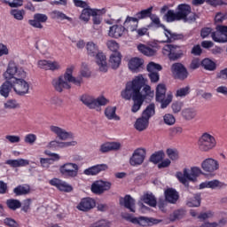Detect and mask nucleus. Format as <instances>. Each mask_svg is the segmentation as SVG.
<instances>
[{
    "label": "nucleus",
    "instance_id": "obj_1",
    "mask_svg": "<svg viewBox=\"0 0 227 227\" xmlns=\"http://www.w3.org/2000/svg\"><path fill=\"white\" fill-rule=\"evenodd\" d=\"M74 70H75V65H69L62 75L52 80L51 84L56 91L62 93L64 90H70L72 84L81 86V84L84 82L82 77H91V71H90V67L86 62L82 63L80 74L78 76H74Z\"/></svg>",
    "mask_w": 227,
    "mask_h": 227
},
{
    "label": "nucleus",
    "instance_id": "obj_2",
    "mask_svg": "<svg viewBox=\"0 0 227 227\" xmlns=\"http://www.w3.org/2000/svg\"><path fill=\"white\" fill-rule=\"evenodd\" d=\"M26 75V71L13 61L9 62L7 70L4 73V79L12 81L15 93L20 97L29 93V83L24 80Z\"/></svg>",
    "mask_w": 227,
    "mask_h": 227
},
{
    "label": "nucleus",
    "instance_id": "obj_3",
    "mask_svg": "<svg viewBox=\"0 0 227 227\" xmlns=\"http://www.w3.org/2000/svg\"><path fill=\"white\" fill-rule=\"evenodd\" d=\"M145 84H146V79L141 74L137 75L132 82H129L126 84L125 90L121 92V97L124 100H130V98L136 100V98L145 97V95L141 94V89Z\"/></svg>",
    "mask_w": 227,
    "mask_h": 227
},
{
    "label": "nucleus",
    "instance_id": "obj_4",
    "mask_svg": "<svg viewBox=\"0 0 227 227\" xmlns=\"http://www.w3.org/2000/svg\"><path fill=\"white\" fill-rule=\"evenodd\" d=\"M203 175V171L200 167H192L189 168H184L183 173L177 172L176 176L184 184V185H189V182H198V176Z\"/></svg>",
    "mask_w": 227,
    "mask_h": 227
},
{
    "label": "nucleus",
    "instance_id": "obj_5",
    "mask_svg": "<svg viewBox=\"0 0 227 227\" xmlns=\"http://www.w3.org/2000/svg\"><path fill=\"white\" fill-rule=\"evenodd\" d=\"M155 114V104H150L143 111L142 116L137 119L134 127L136 130L138 132H143V130H146L148 129V125H150V118Z\"/></svg>",
    "mask_w": 227,
    "mask_h": 227
},
{
    "label": "nucleus",
    "instance_id": "obj_6",
    "mask_svg": "<svg viewBox=\"0 0 227 227\" xmlns=\"http://www.w3.org/2000/svg\"><path fill=\"white\" fill-rule=\"evenodd\" d=\"M166 85L164 83H160L156 87L155 100L160 104V109H166L173 102V93H166Z\"/></svg>",
    "mask_w": 227,
    "mask_h": 227
},
{
    "label": "nucleus",
    "instance_id": "obj_7",
    "mask_svg": "<svg viewBox=\"0 0 227 227\" xmlns=\"http://www.w3.org/2000/svg\"><path fill=\"white\" fill-rule=\"evenodd\" d=\"M216 145L215 137L209 133H203L198 141V147L200 152H210Z\"/></svg>",
    "mask_w": 227,
    "mask_h": 227
},
{
    "label": "nucleus",
    "instance_id": "obj_8",
    "mask_svg": "<svg viewBox=\"0 0 227 227\" xmlns=\"http://www.w3.org/2000/svg\"><path fill=\"white\" fill-rule=\"evenodd\" d=\"M176 12L179 20L189 23L196 21V13L192 12L191 5L181 4L177 6Z\"/></svg>",
    "mask_w": 227,
    "mask_h": 227
},
{
    "label": "nucleus",
    "instance_id": "obj_9",
    "mask_svg": "<svg viewBox=\"0 0 227 227\" xmlns=\"http://www.w3.org/2000/svg\"><path fill=\"white\" fill-rule=\"evenodd\" d=\"M150 19L153 24H154L157 27H163L165 35V40L161 41L163 43H169L171 42H175V40H180L179 35L171 32V30H168L166 27L160 24V19H159V16L151 14Z\"/></svg>",
    "mask_w": 227,
    "mask_h": 227
},
{
    "label": "nucleus",
    "instance_id": "obj_10",
    "mask_svg": "<svg viewBox=\"0 0 227 227\" xmlns=\"http://www.w3.org/2000/svg\"><path fill=\"white\" fill-rule=\"evenodd\" d=\"M162 54L167 56L170 61H176V59H180L184 56V51L176 44H166L162 48Z\"/></svg>",
    "mask_w": 227,
    "mask_h": 227
},
{
    "label": "nucleus",
    "instance_id": "obj_11",
    "mask_svg": "<svg viewBox=\"0 0 227 227\" xmlns=\"http://www.w3.org/2000/svg\"><path fill=\"white\" fill-rule=\"evenodd\" d=\"M59 173L66 178H75L79 175V165L72 162L64 163L59 167Z\"/></svg>",
    "mask_w": 227,
    "mask_h": 227
},
{
    "label": "nucleus",
    "instance_id": "obj_12",
    "mask_svg": "<svg viewBox=\"0 0 227 227\" xmlns=\"http://www.w3.org/2000/svg\"><path fill=\"white\" fill-rule=\"evenodd\" d=\"M216 31L211 33V38L217 43H227V26L218 25Z\"/></svg>",
    "mask_w": 227,
    "mask_h": 227
},
{
    "label": "nucleus",
    "instance_id": "obj_13",
    "mask_svg": "<svg viewBox=\"0 0 227 227\" xmlns=\"http://www.w3.org/2000/svg\"><path fill=\"white\" fill-rule=\"evenodd\" d=\"M50 130L52 134H55L60 141H67V139H74V137H75L72 131H67L59 126L51 125Z\"/></svg>",
    "mask_w": 227,
    "mask_h": 227
},
{
    "label": "nucleus",
    "instance_id": "obj_14",
    "mask_svg": "<svg viewBox=\"0 0 227 227\" xmlns=\"http://www.w3.org/2000/svg\"><path fill=\"white\" fill-rule=\"evenodd\" d=\"M129 222L133 224H138L139 226H153V224H159V223H162V220L140 216V217H129Z\"/></svg>",
    "mask_w": 227,
    "mask_h": 227
},
{
    "label": "nucleus",
    "instance_id": "obj_15",
    "mask_svg": "<svg viewBox=\"0 0 227 227\" xmlns=\"http://www.w3.org/2000/svg\"><path fill=\"white\" fill-rule=\"evenodd\" d=\"M146 159V150L138 148L134 151L132 156L129 158L130 166H141Z\"/></svg>",
    "mask_w": 227,
    "mask_h": 227
},
{
    "label": "nucleus",
    "instance_id": "obj_16",
    "mask_svg": "<svg viewBox=\"0 0 227 227\" xmlns=\"http://www.w3.org/2000/svg\"><path fill=\"white\" fill-rule=\"evenodd\" d=\"M201 168L206 173H215L219 169V161L213 158H207L201 162Z\"/></svg>",
    "mask_w": 227,
    "mask_h": 227
},
{
    "label": "nucleus",
    "instance_id": "obj_17",
    "mask_svg": "<svg viewBox=\"0 0 227 227\" xmlns=\"http://www.w3.org/2000/svg\"><path fill=\"white\" fill-rule=\"evenodd\" d=\"M171 72L176 79H180L181 81L187 79L189 75L187 69L181 63L173 64L171 67Z\"/></svg>",
    "mask_w": 227,
    "mask_h": 227
},
{
    "label": "nucleus",
    "instance_id": "obj_18",
    "mask_svg": "<svg viewBox=\"0 0 227 227\" xmlns=\"http://www.w3.org/2000/svg\"><path fill=\"white\" fill-rule=\"evenodd\" d=\"M49 184L53 185V187H57V189L62 192H72V191H74L72 185L59 178H53L50 180Z\"/></svg>",
    "mask_w": 227,
    "mask_h": 227
},
{
    "label": "nucleus",
    "instance_id": "obj_19",
    "mask_svg": "<svg viewBox=\"0 0 227 227\" xmlns=\"http://www.w3.org/2000/svg\"><path fill=\"white\" fill-rule=\"evenodd\" d=\"M96 205L97 203L95 202V200H93L92 198H84L82 199L80 203L77 205L76 208L81 212H88L91 210V208H95Z\"/></svg>",
    "mask_w": 227,
    "mask_h": 227
},
{
    "label": "nucleus",
    "instance_id": "obj_20",
    "mask_svg": "<svg viewBox=\"0 0 227 227\" xmlns=\"http://www.w3.org/2000/svg\"><path fill=\"white\" fill-rule=\"evenodd\" d=\"M226 187V184L217 180L214 179L211 181H205L201 183L199 186L200 189H224Z\"/></svg>",
    "mask_w": 227,
    "mask_h": 227
},
{
    "label": "nucleus",
    "instance_id": "obj_21",
    "mask_svg": "<svg viewBox=\"0 0 227 227\" xmlns=\"http://www.w3.org/2000/svg\"><path fill=\"white\" fill-rule=\"evenodd\" d=\"M106 170H107L106 164H98L84 169L83 175H86L87 176H95L96 175H98V173H101V171Z\"/></svg>",
    "mask_w": 227,
    "mask_h": 227
},
{
    "label": "nucleus",
    "instance_id": "obj_22",
    "mask_svg": "<svg viewBox=\"0 0 227 227\" xmlns=\"http://www.w3.org/2000/svg\"><path fill=\"white\" fill-rule=\"evenodd\" d=\"M125 34V27L121 25H114L110 27L108 35L111 38H121Z\"/></svg>",
    "mask_w": 227,
    "mask_h": 227
},
{
    "label": "nucleus",
    "instance_id": "obj_23",
    "mask_svg": "<svg viewBox=\"0 0 227 227\" xmlns=\"http://www.w3.org/2000/svg\"><path fill=\"white\" fill-rule=\"evenodd\" d=\"M120 204L123 205L125 208L130 212H136V200L130 195H126L124 198L120 199Z\"/></svg>",
    "mask_w": 227,
    "mask_h": 227
},
{
    "label": "nucleus",
    "instance_id": "obj_24",
    "mask_svg": "<svg viewBox=\"0 0 227 227\" xmlns=\"http://www.w3.org/2000/svg\"><path fill=\"white\" fill-rule=\"evenodd\" d=\"M100 12L97 9H91V7H87L86 9H82V13L80 15V20L83 22H90V17H95L97 12Z\"/></svg>",
    "mask_w": 227,
    "mask_h": 227
},
{
    "label": "nucleus",
    "instance_id": "obj_25",
    "mask_svg": "<svg viewBox=\"0 0 227 227\" xmlns=\"http://www.w3.org/2000/svg\"><path fill=\"white\" fill-rule=\"evenodd\" d=\"M144 63L145 61L142 59L137 57L133 58L129 61V68L131 70V72L137 74V72L141 70Z\"/></svg>",
    "mask_w": 227,
    "mask_h": 227
},
{
    "label": "nucleus",
    "instance_id": "obj_26",
    "mask_svg": "<svg viewBox=\"0 0 227 227\" xmlns=\"http://www.w3.org/2000/svg\"><path fill=\"white\" fill-rule=\"evenodd\" d=\"M139 24V20L137 18L128 16L124 21L125 27L131 33L136 32L137 29V25Z\"/></svg>",
    "mask_w": 227,
    "mask_h": 227
},
{
    "label": "nucleus",
    "instance_id": "obj_27",
    "mask_svg": "<svg viewBox=\"0 0 227 227\" xmlns=\"http://www.w3.org/2000/svg\"><path fill=\"white\" fill-rule=\"evenodd\" d=\"M96 63L99 67L100 72H107V59L102 52H98L96 55Z\"/></svg>",
    "mask_w": 227,
    "mask_h": 227
},
{
    "label": "nucleus",
    "instance_id": "obj_28",
    "mask_svg": "<svg viewBox=\"0 0 227 227\" xmlns=\"http://www.w3.org/2000/svg\"><path fill=\"white\" fill-rule=\"evenodd\" d=\"M178 192L173 188H168L165 191V200L168 201V203L175 204L178 201Z\"/></svg>",
    "mask_w": 227,
    "mask_h": 227
},
{
    "label": "nucleus",
    "instance_id": "obj_29",
    "mask_svg": "<svg viewBox=\"0 0 227 227\" xmlns=\"http://www.w3.org/2000/svg\"><path fill=\"white\" fill-rule=\"evenodd\" d=\"M121 63V53L114 52L110 56L109 65L112 67V68L116 69L120 67Z\"/></svg>",
    "mask_w": 227,
    "mask_h": 227
},
{
    "label": "nucleus",
    "instance_id": "obj_30",
    "mask_svg": "<svg viewBox=\"0 0 227 227\" xmlns=\"http://www.w3.org/2000/svg\"><path fill=\"white\" fill-rule=\"evenodd\" d=\"M105 116L107 120H114L115 121H120V116L116 114V106H107L105 109Z\"/></svg>",
    "mask_w": 227,
    "mask_h": 227
},
{
    "label": "nucleus",
    "instance_id": "obj_31",
    "mask_svg": "<svg viewBox=\"0 0 227 227\" xmlns=\"http://www.w3.org/2000/svg\"><path fill=\"white\" fill-rule=\"evenodd\" d=\"M12 88L13 83L7 80L0 87V95L2 97H4V98H8V97L10 96V91H12Z\"/></svg>",
    "mask_w": 227,
    "mask_h": 227
},
{
    "label": "nucleus",
    "instance_id": "obj_32",
    "mask_svg": "<svg viewBox=\"0 0 227 227\" xmlns=\"http://www.w3.org/2000/svg\"><path fill=\"white\" fill-rule=\"evenodd\" d=\"M50 15L54 20H68V22H72V18L67 16V14L59 10L52 11L50 12Z\"/></svg>",
    "mask_w": 227,
    "mask_h": 227
},
{
    "label": "nucleus",
    "instance_id": "obj_33",
    "mask_svg": "<svg viewBox=\"0 0 227 227\" xmlns=\"http://www.w3.org/2000/svg\"><path fill=\"white\" fill-rule=\"evenodd\" d=\"M137 50L139 51V52H141V54H144V56L152 57V56H155V54H157V50H155L152 47H148L145 44H139L137 46Z\"/></svg>",
    "mask_w": 227,
    "mask_h": 227
},
{
    "label": "nucleus",
    "instance_id": "obj_34",
    "mask_svg": "<svg viewBox=\"0 0 227 227\" xmlns=\"http://www.w3.org/2000/svg\"><path fill=\"white\" fill-rule=\"evenodd\" d=\"M81 102L84 104L89 109H95V98L90 95H82L80 98Z\"/></svg>",
    "mask_w": 227,
    "mask_h": 227
},
{
    "label": "nucleus",
    "instance_id": "obj_35",
    "mask_svg": "<svg viewBox=\"0 0 227 227\" xmlns=\"http://www.w3.org/2000/svg\"><path fill=\"white\" fill-rule=\"evenodd\" d=\"M142 201H144V203L146 205H149V207H157V199L153 193L144 194L142 197Z\"/></svg>",
    "mask_w": 227,
    "mask_h": 227
},
{
    "label": "nucleus",
    "instance_id": "obj_36",
    "mask_svg": "<svg viewBox=\"0 0 227 227\" xmlns=\"http://www.w3.org/2000/svg\"><path fill=\"white\" fill-rule=\"evenodd\" d=\"M6 164L12 166V168H22L24 166H28L29 160L25 159L9 160L6 161Z\"/></svg>",
    "mask_w": 227,
    "mask_h": 227
},
{
    "label": "nucleus",
    "instance_id": "obj_37",
    "mask_svg": "<svg viewBox=\"0 0 227 227\" xmlns=\"http://www.w3.org/2000/svg\"><path fill=\"white\" fill-rule=\"evenodd\" d=\"M86 50L88 56L91 58H95V56L99 52L98 51V45L93 42H88L86 44Z\"/></svg>",
    "mask_w": 227,
    "mask_h": 227
},
{
    "label": "nucleus",
    "instance_id": "obj_38",
    "mask_svg": "<svg viewBox=\"0 0 227 227\" xmlns=\"http://www.w3.org/2000/svg\"><path fill=\"white\" fill-rule=\"evenodd\" d=\"M30 191L29 185L25 184L14 188L13 192L16 196H23L24 194H29Z\"/></svg>",
    "mask_w": 227,
    "mask_h": 227
},
{
    "label": "nucleus",
    "instance_id": "obj_39",
    "mask_svg": "<svg viewBox=\"0 0 227 227\" xmlns=\"http://www.w3.org/2000/svg\"><path fill=\"white\" fill-rule=\"evenodd\" d=\"M182 114L184 120L191 121V120H194V118H196V110L192 108H185L183 110Z\"/></svg>",
    "mask_w": 227,
    "mask_h": 227
},
{
    "label": "nucleus",
    "instance_id": "obj_40",
    "mask_svg": "<svg viewBox=\"0 0 227 227\" xmlns=\"http://www.w3.org/2000/svg\"><path fill=\"white\" fill-rule=\"evenodd\" d=\"M146 70L147 72H149V74H157L158 72H160V70H162V66L155 62H150L146 66Z\"/></svg>",
    "mask_w": 227,
    "mask_h": 227
},
{
    "label": "nucleus",
    "instance_id": "obj_41",
    "mask_svg": "<svg viewBox=\"0 0 227 227\" xmlns=\"http://www.w3.org/2000/svg\"><path fill=\"white\" fill-rule=\"evenodd\" d=\"M134 105L131 107L132 113H137L139 109H141V106H143V102H145V96L141 98H137L136 99H133Z\"/></svg>",
    "mask_w": 227,
    "mask_h": 227
},
{
    "label": "nucleus",
    "instance_id": "obj_42",
    "mask_svg": "<svg viewBox=\"0 0 227 227\" xmlns=\"http://www.w3.org/2000/svg\"><path fill=\"white\" fill-rule=\"evenodd\" d=\"M201 65L205 70H209L210 72L215 70V63L210 60V59H204L201 61Z\"/></svg>",
    "mask_w": 227,
    "mask_h": 227
},
{
    "label": "nucleus",
    "instance_id": "obj_43",
    "mask_svg": "<svg viewBox=\"0 0 227 227\" xmlns=\"http://www.w3.org/2000/svg\"><path fill=\"white\" fill-rule=\"evenodd\" d=\"M188 207H200L201 205V195L195 194L192 199H190L186 204Z\"/></svg>",
    "mask_w": 227,
    "mask_h": 227
},
{
    "label": "nucleus",
    "instance_id": "obj_44",
    "mask_svg": "<svg viewBox=\"0 0 227 227\" xmlns=\"http://www.w3.org/2000/svg\"><path fill=\"white\" fill-rule=\"evenodd\" d=\"M153 10V7H149L148 9L143 10L137 13V20H141L143 19H146L148 17H151L152 11Z\"/></svg>",
    "mask_w": 227,
    "mask_h": 227
},
{
    "label": "nucleus",
    "instance_id": "obj_45",
    "mask_svg": "<svg viewBox=\"0 0 227 227\" xmlns=\"http://www.w3.org/2000/svg\"><path fill=\"white\" fill-rule=\"evenodd\" d=\"M94 102V109L99 111L100 106H107V104H109V99L106 98L105 97H99L98 98H95Z\"/></svg>",
    "mask_w": 227,
    "mask_h": 227
},
{
    "label": "nucleus",
    "instance_id": "obj_46",
    "mask_svg": "<svg viewBox=\"0 0 227 227\" xmlns=\"http://www.w3.org/2000/svg\"><path fill=\"white\" fill-rule=\"evenodd\" d=\"M165 17L167 22H175V20H180V18H178V12H175L173 10L168 11Z\"/></svg>",
    "mask_w": 227,
    "mask_h": 227
},
{
    "label": "nucleus",
    "instance_id": "obj_47",
    "mask_svg": "<svg viewBox=\"0 0 227 227\" xmlns=\"http://www.w3.org/2000/svg\"><path fill=\"white\" fill-rule=\"evenodd\" d=\"M6 203L7 207H9L11 210H17V208H20V207H22L20 200L15 199H10L6 201Z\"/></svg>",
    "mask_w": 227,
    "mask_h": 227
},
{
    "label": "nucleus",
    "instance_id": "obj_48",
    "mask_svg": "<svg viewBox=\"0 0 227 227\" xmlns=\"http://www.w3.org/2000/svg\"><path fill=\"white\" fill-rule=\"evenodd\" d=\"M4 109H19L20 107V104H19L15 99H8L4 104Z\"/></svg>",
    "mask_w": 227,
    "mask_h": 227
},
{
    "label": "nucleus",
    "instance_id": "obj_49",
    "mask_svg": "<svg viewBox=\"0 0 227 227\" xmlns=\"http://www.w3.org/2000/svg\"><path fill=\"white\" fill-rule=\"evenodd\" d=\"M11 15L16 19V20H23L24 15H26V12L24 10H19V9H12L11 11Z\"/></svg>",
    "mask_w": 227,
    "mask_h": 227
},
{
    "label": "nucleus",
    "instance_id": "obj_50",
    "mask_svg": "<svg viewBox=\"0 0 227 227\" xmlns=\"http://www.w3.org/2000/svg\"><path fill=\"white\" fill-rule=\"evenodd\" d=\"M162 159H164V152L160 151L158 153H153L151 156L150 160L151 162H153V164H159V162H160Z\"/></svg>",
    "mask_w": 227,
    "mask_h": 227
},
{
    "label": "nucleus",
    "instance_id": "obj_51",
    "mask_svg": "<svg viewBox=\"0 0 227 227\" xmlns=\"http://www.w3.org/2000/svg\"><path fill=\"white\" fill-rule=\"evenodd\" d=\"M91 191L94 194H103L102 193V184L100 180L95 181L91 185Z\"/></svg>",
    "mask_w": 227,
    "mask_h": 227
},
{
    "label": "nucleus",
    "instance_id": "obj_52",
    "mask_svg": "<svg viewBox=\"0 0 227 227\" xmlns=\"http://www.w3.org/2000/svg\"><path fill=\"white\" fill-rule=\"evenodd\" d=\"M106 46L107 48L112 51V52H119L118 49H120V45L118 44V43H116V41L114 40H109L106 42Z\"/></svg>",
    "mask_w": 227,
    "mask_h": 227
},
{
    "label": "nucleus",
    "instance_id": "obj_53",
    "mask_svg": "<svg viewBox=\"0 0 227 227\" xmlns=\"http://www.w3.org/2000/svg\"><path fill=\"white\" fill-rule=\"evenodd\" d=\"M48 70H51V72L61 70V64H59L58 61L49 60Z\"/></svg>",
    "mask_w": 227,
    "mask_h": 227
},
{
    "label": "nucleus",
    "instance_id": "obj_54",
    "mask_svg": "<svg viewBox=\"0 0 227 227\" xmlns=\"http://www.w3.org/2000/svg\"><path fill=\"white\" fill-rule=\"evenodd\" d=\"M227 224V218H221L218 222H208L207 227H224Z\"/></svg>",
    "mask_w": 227,
    "mask_h": 227
},
{
    "label": "nucleus",
    "instance_id": "obj_55",
    "mask_svg": "<svg viewBox=\"0 0 227 227\" xmlns=\"http://www.w3.org/2000/svg\"><path fill=\"white\" fill-rule=\"evenodd\" d=\"M163 121L166 125H175L176 120L175 119V116L171 114H166L163 116Z\"/></svg>",
    "mask_w": 227,
    "mask_h": 227
},
{
    "label": "nucleus",
    "instance_id": "obj_56",
    "mask_svg": "<svg viewBox=\"0 0 227 227\" xmlns=\"http://www.w3.org/2000/svg\"><path fill=\"white\" fill-rule=\"evenodd\" d=\"M191 91V88L189 86L181 88L176 90V97H187Z\"/></svg>",
    "mask_w": 227,
    "mask_h": 227
},
{
    "label": "nucleus",
    "instance_id": "obj_57",
    "mask_svg": "<svg viewBox=\"0 0 227 227\" xmlns=\"http://www.w3.org/2000/svg\"><path fill=\"white\" fill-rule=\"evenodd\" d=\"M224 20H227L226 12H217L215 17V22L216 24H221V22H224Z\"/></svg>",
    "mask_w": 227,
    "mask_h": 227
},
{
    "label": "nucleus",
    "instance_id": "obj_58",
    "mask_svg": "<svg viewBox=\"0 0 227 227\" xmlns=\"http://www.w3.org/2000/svg\"><path fill=\"white\" fill-rule=\"evenodd\" d=\"M71 146H77V141L76 140H72L68 142L59 141V148H70Z\"/></svg>",
    "mask_w": 227,
    "mask_h": 227
},
{
    "label": "nucleus",
    "instance_id": "obj_59",
    "mask_svg": "<svg viewBox=\"0 0 227 227\" xmlns=\"http://www.w3.org/2000/svg\"><path fill=\"white\" fill-rule=\"evenodd\" d=\"M24 141L27 145H35L36 143V135L33 133L27 134L25 136Z\"/></svg>",
    "mask_w": 227,
    "mask_h": 227
},
{
    "label": "nucleus",
    "instance_id": "obj_60",
    "mask_svg": "<svg viewBox=\"0 0 227 227\" xmlns=\"http://www.w3.org/2000/svg\"><path fill=\"white\" fill-rule=\"evenodd\" d=\"M73 3L76 8H82L83 10H86V8L90 7V4L86 1L82 0H73Z\"/></svg>",
    "mask_w": 227,
    "mask_h": 227
},
{
    "label": "nucleus",
    "instance_id": "obj_61",
    "mask_svg": "<svg viewBox=\"0 0 227 227\" xmlns=\"http://www.w3.org/2000/svg\"><path fill=\"white\" fill-rule=\"evenodd\" d=\"M167 155L170 160H178V152L176 150L168 149Z\"/></svg>",
    "mask_w": 227,
    "mask_h": 227
},
{
    "label": "nucleus",
    "instance_id": "obj_62",
    "mask_svg": "<svg viewBox=\"0 0 227 227\" xmlns=\"http://www.w3.org/2000/svg\"><path fill=\"white\" fill-rule=\"evenodd\" d=\"M215 214L213 211H207L206 213H200L198 215V219H201L202 221H206V219H212L214 217Z\"/></svg>",
    "mask_w": 227,
    "mask_h": 227
},
{
    "label": "nucleus",
    "instance_id": "obj_63",
    "mask_svg": "<svg viewBox=\"0 0 227 227\" xmlns=\"http://www.w3.org/2000/svg\"><path fill=\"white\" fill-rule=\"evenodd\" d=\"M91 227H111V223L106 220H100L92 223Z\"/></svg>",
    "mask_w": 227,
    "mask_h": 227
},
{
    "label": "nucleus",
    "instance_id": "obj_64",
    "mask_svg": "<svg viewBox=\"0 0 227 227\" xmlns=\"http://www.w3.org/2000/svg\"><path fill=\"white\" fill-rule=\"evenodd\" d=\"M4 223L6 226L9 227H19V223H17V221L10 217L5 218L4 220Z\"/></svg>",
    "mask_w": 227,
    "mask_h": 227
}]
</instances>
